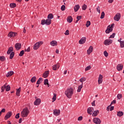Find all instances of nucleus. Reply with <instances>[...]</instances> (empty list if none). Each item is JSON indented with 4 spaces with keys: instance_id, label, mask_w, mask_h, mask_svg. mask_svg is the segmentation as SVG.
Returning <instances> with one entry per match:
<instances>
[{
    "instance_id": "nucleus-1",
    "label": "nucleus",
    "mask_w": 124,
    "mask_h": 124,
    "mask_svg": "<svg viewBox=\"0 0 124 124\" xmlns=\"http://www.w3.org/2000/svg\"><path fill=\"white\" fill-rule=\"evenodd\" d=\"M74 92V90L73 88H69L67 89L64 93L68 98H71V96L73 95Z\"/></svg>"
},
{
    "instance_id": "nucleus-2",
    "label": "nucleus",
    "mask_w": 124,
    "mask_h": 124,
    "mask_svg": "<svg viewBox=\"0 0 124 124\" xmlns=\"http://www.w3.org/2000/svg\"><path fill=\"white\" fill-rule=\"evenodd\" d=\"M29 114H30V110H29L28 108H26L21 111V117H22V118H27L29 115Z\"/></svg>"
},
{
    "instance_id": "nucleus-3",
    "label": "nucleus",
    "mask_w": 124,
    "mask_h": 124,
    "mask_svg": "<svg viewBox=\"0 0 124 124\" xmlns=\"http://www.w3.org/2000/svg\"><path fill=\"white\" fill-rule=\"evenodd\" d=\"M114 26L115 24L113 23L111 25H109L107 27V28L105 31L106 33H110L113 31V29L114 28Z\"/></svg>"
},
{
    "instance_id": "nucleus-4",
    "label": "nucleus",
    "mask_w": 124,
    "mask_h": 124,
    "mask_svg": "<svg viewBox=\"0 0 124 124\" xmlns=\"http://www.w3.org/2000/svg\"><path fill=\"white\" fill-rule=\"evenodd\" d=\"M43 45V41H41L36 43L33 46V49L37 50L40 46Z\"/></svg>"
},
{
    "instance_id": "nucleus-5",
    "label": "nucleus",
    "mask_w": 124,
    "mask_h": 124,
    "mask_svg": "<svg viewBox=\"0 0 124 124\" xmlns=\"http://www.w3.org/2000/svg\"><path fill=\"white\" fill-rule=\"evenodd\" d=\"M112 43H113V40L110 39H106L104 41V44L106 46H109V45H111Z\"/></svg>"
},
{
    "instance_id": "nucleus-6",
    "label": "nucleus",
    "mask_w": 124,
    "mask_h": 124,
    "mask_svg": "<svg viewBox=\"0 0 124 124\" xmlns=\"http://www.w3.org/2000/svg\"><path fill=\"white\" fill-rule=\"evenodd\" d=\"M121 14H120V13H117L114 16L113 19H114V21L119 22V21H120V19H121Z\"/></svg>"
},
{
    "instance_id": "nucleus-7",
    "label": "nucleus",
    "mask_w": 124,
    "mask_h": 124,
    "mask_svg": "<svg viewBox=\"0 0 124 124\" xmlns=\"http://www.w3.org/2000/svg\"><path fill=\"white\" fill-rule=\"evenodd\" d=\"M93 123L95 124H101V120L97 117H95L93 119Z\"/></svg>"
},
{
    "instance_id": "nucleus-8",
    "label": "nucleus",
    "mask_w": 124,
    "mask_h": 124,
    "mask_svg": "<svg viewBox=\"0 0 124 124\" xmlns=\"http://www.w3.org/2000/svg\"><path fill=\"white\" fill-rule=\"evenodd\" d=\"M17 35V32H12L11 31L8 34V37H10V38H11V37H15V36H16Z\"/></svg>"
},
{
    "instance_id": "nucleus-9",
    "label": "nucleus",
    "mask_w": 124,
    "mask_h": 124,
    "mask_svg": "<svg viewBox=\"0 0 124 124\" xmlns=\"http://www.w3.org/2000/svg\"><path fill=\"white\" fill-rule=\"evenodd\" d=\"M40 103H41V99L40 98H37L34 102V105L38 106V105H40Z\"/></svg>"
},
{
    "instance_id": "nucleus-10",
    "label": "nucleus",
    "mask_w": 124,
    "mask_h": 124,
    "mask_svg": "<svg viewBox=\"0 0 124 124\" xmlns=\"http://www.w3.org/2000/svg\"><path fill=\"white\" fill-rule=\"evenodd\" d=\"M61 114V110L60 109H54L53 115L54 116H60Z\"/></svg>"
},
{
    "instance_id": "nucleus-11",
    "label": "nucleus",
    "mask_w": 124,
    "mask_h": 124,
    "mask_svg": "<svg viewBox=\"0 0 124 124\" xmlns=\"http://www.w3.org/2000/svg\"><path fill=\"white\" fill-rule=\"evenodd\" d=\"M11 116H12V111L8 112L6 115L5 116V120H8V119H9Z\"/></svg>"
},
{
    "instance_id": "nucleus-12",
    "label": "nucleus",
    "mask_w": 124,
    "mask_h": 124,
    "mask_svg": "<svg viewBox=\"0 0 124 124\" xmlns=\"http://www.w3.org/2000/svg\"><path fill=\"white\" fill-rule=\"evenodd\" d=\"M102 82H103V76L102 75H99L98 79L99 85H100V84H102Z\"/></svg>"
},
{
    "instance_id": "nucleus-13",
    "label": "nucleus",
    "mask_w": 124,
    "mask_h": 124,
    "mask_svg": "<svg viewBox=\"0 0 124 124\" xmlns=\"http://www.w3.org/2000/svg\"><path fill=\"white\" fill-rule=\"evenodd\" d=\"M15 48L16 51H19V50L22 48V45L21 44L17 43L15 45Z\"/></svg>"
},
{
    "instance_id": "nucleus-14",
    "label": "nucleus",
    "mask_w": 124,
    "mask_h": 124,
    "mask_svg": "<svg viewBox=\"0 0 124 124\" xmlns=\"http://www.w3.org/2000/svg\"><path fill=\"white\" fill-rule=\"evenodd\" d=\"M93 111H94V109H93V107L89 108L87 109V113L89 114V115H92Z\"/></svg>"
},
{
    "instance_id": "nucleus-15",
    "label": "nucleus",
    "mask_w": 124,
    "mask_h": 124,
    "mask_svg": "<svg viewBox=\"0 0 124 124\" xmlns=\"http://www.w3.org/2000/svg\"><path fill=\"white\" fill-rule=\"evenodd\" d=\"M124 67V65L123 64H119L117 65L116 68L118 71H121L123 70Z\"/></svg>"
},
{
    "instance_id": "nucleus-16",
    "label": "nucleus",
    "mask_w": 124,
    "mask_h": 124,
    "mask_svg": "<svg viewBox=\"0 0 124 124\" xmlns=\"http://www.w3.org/2000/svg\"><path fill=\"white\" fill-rule=\"evenodd\" d=\"M60 68V63H57L56 64L53 65L52 66L53 70H57Z\"/></svg>"
},
{
    "instance_id": "nucleus-17",
    "label": "nucleus",
    "mask_w": 124,
    "mask_h": 124,
    "mask_svg": "<svg viewBox=\"0 0 124 124\" xmlns=\"http://www.w3.org/2000/svg\"><path fill=\"white\" fill-rule=\"evenodd\" d=\"M50 44L51 46L55 47V46H57L58 45V42H57V41L53 40L50 42Z\"/></svg>"
},
{
    "instance_id": "nucleus-18",
    "label": "nucleus",
    "mask_w": 124,
    "mask_h": 124,
    "mask_svg": "<svg viewBox=\"0 0 124 124\" xmlns=\"http://www.w3.org/2000/svg\"><path fill=\"white\" fill-rule=\"evenodd\" d=\"M93 46H90L89 48V49L87 50V54L88 55H91V53L93 52Z\"/></svg>"
},
{
    "instance_id": "nucleus-19",
    "label": "nucleus",
    "mask_w": 124,
    "mask_h": 124,
    "mask_svg": "<svg viewBox=\"0 0 124 124\" xmlns=\"http://www.w3.org/2000/svg\"><path fill=\"white\" fill-rule=\"evenodd\" d=\"M86 37H82L81 39L79 41V43L80 44H84L85 42H86Z\"/></svg>"
},
{
    "instance_id": "nucleus-20",
    "label": "nucleus",
    "mask_w": 124,
    "mask_h": 124,
    "mask_svg": "<svg viewBox=\"0 0 124 124\" xmlns=\"http://www.w3.org/2000/svg\"><path fill=\"white\" fill-rule=\"evenodd\" d=\"M75 12H77L80 9V5L79 4L76 5L74 7Z\"/></svg>"
},
{
    "instance_id": "nucleus-21",
    "label": "nucleus",
    "mask_w": 124,
    "mask_h": 124,
    "mask_svg": "<svg viewBox=\"0 0 124 124\" xmlns=\"http://www.w3.org/2000/svg\"><path fill=\"white\" fill-rule=\"evenodd\" d=\"M98 114H99V111L98 110H96L93 111L92 116L93 117H96Z\"/></svg>"
},
{
    "instance_id": "nucleus-22",
    "label": "nucleus",
    "mask_w": 124,
    "mask_h": 124,
    "mask_svg": "<svg viewBox=\"0 0 124 124\" xmlns=\"http://www.w3.org/2000/svg\"><path fill=\"white\" fill-rule=\"evenodd\" d=\"M49 71H46V72H45V73L43 74V77L44 78H47V77H48V76H49Z\"/></svg>"
},
{
    "instance_id": "nucleus-23",
    "label": "nucleus",
    "mask_w": 124,
    "mask_h": 124,
    "mask_svg": "<svg viewBox=\"0 0 124 124\" xmlns=\"http://www.w3.org/2000/svg\"><path fill=\"white\" fill-rule=\"evenodd\" d=\"M12 52H13V47L11 46L8 48V50L7 52V54L8 55L10 54L11 53H12Z\"/></svg>"
},
{
    "instance_id": "nucleus-24",
    "label": "nucleus",
    "mask_w": 124,
    "mask_h": 124,
    "mask_svg": "<svg viewBox=\"0 0 124 124\" xmlns=\"http://www.w3.org/2000/svg\"><path fill=\"white\" fill-rule=\"evenodd\" d=\"M14 74V72L12 71H10V72H8L7 74H6V77H10V76H12Z\"/></svg>"
},
{
    "instance_id": "nucleus-25",
    "label": "nucleus",
    "mask_w": 124,
    "mask_h": 124,
    "mask_svg": "<svg viewBox=\"0 0 124 124\" xmlns=\"http://www.w3.org/2000/svg\"><path fill=\"white\" fill-rule=\"evenodd\" d=\"M51 23L52 20L49 19H47L46 20V26H49V25H51Z\"/></svg>"
},
{
    "instance_id": "nucleus-26",
    "label": "nucleus",
    "mask_w": 124,
    "mask_h": 124,
    "mask_svg": "<svg viewBox=\"0 0 124 124\" xmlns=\"http://www.w3.org/2000/svg\"><path fill=\"white\" fill-rule=\"evenodd\" d=\"M67 21L68 23H71L72 21H73V18H72V16H69L67 17Z\"/></svg>"
},
{
    "instance_id": "nucleus-27",
    "label": "nucleus",
    "mask_w": 124,
    "mask_h": 124,
    "mask_svg": "<svg viewBox=\"0 0 124 124\" xmlns=\"http://www.w3.org/2000/svg\"><path fill=\"white\" fill-rule=\"evenodd\" d=\"M20 92H21V87H19L18 89H16V94L17 96H20Z\"/></svg>"
},
{
    "instance_id": "nucleus-28",
    "label": "nucleus",
    "mask_w": 124,
    "mask_h": 124,
    "mask_svg": "<svg viewBox=\"0 0 124 124\" xmlns=\"http://www.w3.org/2000/svg\"><path fill=\"white\" fill-rule=\"evenodd\" d=\"M118 42L120 43L121 48H124V41L118 40Z\"/></svg>"
},
{
    "instance_id": "nucleus-29",
    "label": "nucleus",
    "mask_w": 124,
    "mask_h": 124,
    "mask_svg": "<svg viewBox=\"0 0 124 124\" xmlns=\"http://www.w3.org/2000/svg\"><path fill=\"white\" fill-rule=\"evenodd\" d=\"M16 6V3H11L10 4V7L11 8H15Z\"/></svg>"
},
{
    "instance_id": "nucleus-30",
    "label": "nucleus",
    "mask_w": 124,
    "mask_h": 124,
    "mask_svg": "<svg viewBox=\"0 0 124 124\" xmlns=\"http://www.w3.org/2000/svg\"><path fill=\"white\" fill-rule=\"evenodd\" d=\"M82 88H83V83L81 84V85L78 86V89L77 90L78 93H80V92H81V90H82Z\"/></svg>"
},
{
    "instance_id": "nucleus-31",
    "label": "nucleus",
    "mask_w": 124,
    "mask_h": 124,
    "mask_svg": "<svg viewBox=\"0 0 124 124\" xmlns=\"http://www.w3.org/2000/svg\"><path fill=\"white\" fill-rule=\"evenodd\" d=\"M31 83H35V82H36V77H33L32 78H31Z\"/></svg>"
},
{
    "instance_id": "nucleus-32",
    "label": "nucleus",
    "mask_w": 124,
    "mask_h": 124,
    "mask_svg": "<svg viewBox=\"0 0 124 124\" xmlns=\"http://www.w3.org/2000/svg\"><path fill=\"white\" fill-rule=\"evenodd\" d=\"M54 18V15L53 14H49L47 16V19L51 20V19H53Z\"/></svg>"
},
{
    "instance_id": "nucleus-33",
    "label": "nucleus",
    "mask_w": 124,
    "mask_h": 124,
    "mask_svg": "<svg viewBox=\"0 0 124 124\" xmlns=\"http://www.w3.org/2000/svg\"><path fill=\"white\" fill-rule=\"evenodd\" d=\"M81 18H82V16H77V20H76L75 22L76 24H77V23H78V22H79V21H80V20H81Z\"/></svg>"
},
{
    "instance_id": "nucleus-34",
    "label": "nucleus",
    "mask_w": 124,
    "mask_h": 124,
    "mask_svg": "<svg viewBox=\"0 0 124 124\" xmlns=\"http://www.w3.org/2000/svg\"><path fill=\"white\" fill-rule=\"evenodd\" d=\"M117 116L118 117H122V116H124V112L123 111H118Z\"/></svg>"
},
{
    "instance_id": "nucleus-35",
    "label": "nucleus",
    "mask_w": 124,
    "mask_h": 124,
    "mask_svg": "<svg viewBox=\"0 0 124 124\" xmlns=\"http://www.w3.org/2000/svg\"><path fill=\"white\" fill-rule=\"evenodd\" d=\"M6 88V84H4L2 87H1V90L2 93H3V92H4V90H5Z\"/></svg>"
},
{
    "instance_id": "nucleus-36",
    "label": "nucleus",
    "mask_w": 124,
    "mask_h": 124,
    "mask_svg": "<svg viewBox=\"0 0 124 124\" xmlns=\"http://www.w3.org/2000/svg\"><path fill=\"white\" fill-rule=\"evenodd\" d=\"M15 55V53L14 52H12L10 55V60H12L13 58H14V55Z\"/></svg>"
},
{
    "instance_id": "nucleus-37",
    "label": "nucleus",
    "mask_w": 124,
    "mask_h": 124,
    "mask_svg": "<svg viewBox=\"0 0 124 124\" xmlns=\"http://www.w3.org/2000/svg\"><path fill=\"white\" fill-rule=\"evenodd\" d=\"M42 81H43L42 78H39L36 82L37 85H39V84H40V83L42 82Z\"/></svg>"
},
{
    "instance_id": "nucleus-38",
    "label": "nucleus",
    "mask_w": 124,
    "mask_h": 124,
    "mask_svg": "<svg viewBox=\"0 0 124 124\" xmlns=\"http://www.w3.org/2000/svg\"><path fill=\"white\" fill-rule=\"evenodd\" d=\"M86 78H82L79 79V82H81V83H82V84L83 85V82H85V81H86Z\"/></svg>"
},
{
    "instance_id": "nucleus-39",
    "label": "nucleus",
    "mask_w": 124,
    "mask_h": 124,
    "mask_svg": "<svg viewBox=\"0 0 124 124\" xmlns=\"http://www.w3.org/2000/svg\"><path fill=\"white\" fill-rule=\"evenodd\" d=\"M53 97L52 98V102H54V101H56V99H57V94H56V93H54L53 94Z\"/></svg>"
},
{
    "instance_id": "nucleus-40",
    "label": "nucleus",
    "mask_w": 124,
    "mask_h": 124,
    "mask_svg": "<svg viewBox=\"0 0 124 124\" xmlns=\"http://www.w3.org/2000/svg\"><path fill=\"white\" fill-rule=\"evenodd\" d=\"M0 61L1 62H4L5 61V57L4 56H0Z\"/></svg>"
},
{
    "instance_id": "nucleus-41",
    "label": "nucleus",
    "mask_w": 124,
    "mask_h": 124,
    "mask_svg": "<svg viewBox=\"0 0 124 124\" xmlns=\"http://www.w3.org/2000/svg\"><path fill=\"white\" fill-rule=\"evenodd\" d=\"M117 97L118 99H121V98L123 97V95L122 94V93H119L117 94Z\"/></svg>"
},
{
    "instance_id": "nucleus-42",
    "label": "nucleus",
    "mask_w": 124,
    "mask_h": 124,
    "mask_svg": "<svg viewBox=\"0 0 124 124\" xmlns=\"http://www.w3.org/2000/svg\"><path fill=\"white\" fill-rule=\"evenodd\" d=\"M6 92H9L10 91V85H8L6 86Z\"/></svg>"
},
{
    "instance_id": "nucleus-43",
    "label": "nucleus",
    "mask_w": 124,
    "mask_h": 124,
    "mask_svg": "<svg viewBox=\"0 0 124 124\" xmlns=\"http://www.w3.org/2000/svg\"><path fill=\"white\" fill-rule=\"evenodd\" d=\"M90 26H91V21H87L86 24V27L89 28V27H90Z\"/></svg>"
},
{
    "instance_id": "nucleus-44",
    "label": "nucleus",
    "mask_w": 124,
    "mask_h": 124,
    "mask_svg": "<svg viewBox=\"0 0 124 124\" xmlns=\"http://www.w3.org/2000/svg\"><path fill=\"white\" fill-rule=\"evenodd\" d=\"M92 68V66L91 65L88 66L85 69V71H88V70H90Z\"/></svg>"
},
{
    "instance_id": "nucleus-45",
    "label": "nucleus",
    "mask_w": 124,
    "mask_h": 124,
    "mask_svg": "<svg viewBox=\"0 0 124 124\" xmlns=\"http://www.w3.org/2000/svg\"><path fill=\"white\" fill-rule=\"evenodd\" d=\"M116 36V33H113L112 35H110L109 38H114Z\"/></svg>"
},
{
    "instance_id": "nucleus-46",
    "label": "nucleus",
    "mask_w": 124,
    "mask_h": 124,
    "mask_svg": "<svg viewBox=\"0 0 124 124\" xmlns=\"http://www.w3.org/2000/svg\"><path fill=\"white\" fill-rule=\"evenodd\" d=\"M24 54H25V51L24 50H22L21 51H20L19 56V57H22L23 56V55H24Z\"/></svg>"
},
{
    "instance_id": "nucleus-47",
    "label": "nucleus",
    "mask_w": 124,
    "mask_h": 124,
    "mask_svg": "<svg viewBox=\"0 0 124 124\" xmlns=\"http://www.w3.org/2000/svg\"><path fill=\"white\" fill-rule=\"evenodd\" d=\"M104 16H105V13H104V12H102L100 16V18L103 19V18H104Z\"/></svg>"
},
{
    "instance_id": "nucleus-48",
    "label": "nucleus",
    "mask_w": 124,
    "mask_h": 124,
    "mask_svg": "<svg viewBox=\"0 0 124 124\" xmlns=\"http://www.w3.org/2000/svg\"><path fill=\"white\" fill-rule=\"evenodd\" d=\"M61 9L62 11H64V10H65V6L64 5H62L61 6Z\"/></svg>"
},
{
    "instance_id": "nucleus-49",
    "label": "nucleus",
    "mask_w": 124,
    "mask_h": 124,
    "mask_svg": "<svg viewBox=\"0 0 124 124\" xmlns=\"http://www.w3.org/2000/svg\"><path fill=\"white\" fill-rule=\"evenodd\" d=\"M87 5L86 4H84L83 5H82V10H86V9H87Z\"/></svg>"
},
{
    "instance_id": "nucleus-50",
    "label": "nucleus",
    "mask_w": 124,
    "mask_h": 124,
    "mask_svg": "<svg viewBox=\"0 0 124 124\" xmlns=\"http://www.w3.org/2000/svg\"><path fill=\"white\" fill-rule=\"evenodd\" d=\"M41 24L43 25H46V20L45 19L42 20Z\"/></svg>"
},
{
    "instance_id": "nucleus-51",
    "label": "nucleus",
    "mask_w": 124,
    "mask_h": 124,
    "mask_svg": "<svg viewBox=\"0 0 124 124\" xmlns=\"http://www.w3.org/2000/svg\"><path fill=\"white\" fill-rule=\"evenodd\" d=\"M108 52H107V51L106 50H105L104 52V55L105 56V57H108Z\"/></svg>"
},
{
    "instance_id": "nucleus-52",
    "label": "nucleus",
    "mask_w": 124,
    "mask_h": 124,
    "mask_svg": "<svg viewBox=\"0 0 124 124\" xmlns=\"http://www.w3.org/2000/svg\"><path fill=\"white\" fill-rule=\"evenodd\" d=\"M48 79H46L44 80V85H48Z\"/></svg>"
},
{
    "instance_id": "nucleus-53",
    "label": "nucleus",
    "mask_w": 124,
    "mask_h": 124,
    "mask_svg": "<svg viewBox=\"0 0 124 124\" xmlns=\"http://www.w3.org/2000/svg\"><path fill=\"white\" fill-rule=\"evenodd\" d=\"M116 101L115 100H113V101L111 102L110 105H109V106H112V104H115L116 103Z\"/></svg>"
},
{
    "instance_id": "nucleus-54",
    "label": "nucleus",
    "mask_w": 124,
    "mask_h": 124,
    "mask_svg": "<svg viewBox=\"0 0 124 124\" xmlns=\"http://www.w3.org/2000/svg\"><path fill=\"white\" fill-rule=\"evenodd\" d=\"M64 34L65 35H68L69 34V31L66 30V31L64 33Z\"/></svg>"
},
{
    "instance_id": "nucleus-55",
    "label": "nucleus",
    "mask_w": 124,
    "mask_h": 124,
    "mask_svg": "<svg viewBox=\"0 0 124 124\" xmlns=\"http://www.w3.org/2000/svg\"><path fill=\"white\" fill-rule=\"evenodd\" d=\"M19 118H20V113H17L16 115V119H19Z\"/></svg>"
},
{
    "instance_id": "nucleus-56",
    "label": "nucleus",
    "mask_w": 124,
    "mask_h": 124,
    "mask_svg": "<svg viewBox=\"0 0 124 124\" xmlns=\"http://www.w3.org/2000/svg\"><path fill=\"white\" fill-rule=\"evenodd\" d=\"M97 12H98V13H100V9L99 8V6H98L96 8Z\"/></svg>"
},
{
    "instance_id": "nucleus-57",
    "label": "nucleus",
    "mask_w": 124,
    "mask_h": 124,
    "mask_svg": "<svg viewBox=\"0 0 124 124\" xmlns=\"http://www.w3.org/2000/svg\"><path fill=\"white\" fill-rule=\"evenodd\" d=\"M82 120H83V116H80L78 119V121H82Z\"/></svg>"
},
{
    "instance_id": "nucleus-58",
    "label": "nucleus",
    "mask_w": 124,
    "mask_h": 124,
    "mask_svg": "<svg viewBox=\"0 0 124 124\" xmlns=\"http://www.w3.org/2000/svg\"><path fill=\"white\" fill-rule=\"evenodd\" d=\"M31 51V47H29L27 49H25V51L30 52Z\"/></svg>"
},
{
    "instance_id": "nucleus-59",
    "label": "nucleus",
    "mask_w": 124,
    "mask_h": 124,
    "mask_svg": "<svg viewBox=\"0 0 124 124\" xmlns=\"http://www.w3.org/2000/svg\"><path fill=\"white\" fill-rule=\"evenodd\" d=\"M92 106H95V101H93L92 103Z\"/></svg>"
},
{
    "instance_id": "nucleus-60",
    "label": "nucleus",
    "mask_w": 124,
    "mask_h": 124,
    "mask_svg": "<svg viewBox=\"0 0 124 124\" xmlns=\"http://www.w3.org/2000/svg\"><path fill=\"white\" fill-rule=\"evenodd\" d=\"M0 112L2 113H5V108H2Z\"/></svg>"
},
{
    "instance_id": "nucleus-61",
    "label": "nucleus",
    "mask_w": 124,
    "mask_h": 124,
    "mask_svg": "<svg viewBox=\"0 0 124 124\" xmlns=\"http://www.w3.org/2000/svg\"><path fill=\"white\" fill-rule=\"evenodd\" d=\"M113 1H114V0H108V3H112V2H113Z\"/></svg>"
},
{
    "instance_id": "nucleus-62",
    "label": "nucleus",
    "mask_w": 124,
    "mask_h": 124,
    "mask_svg": "<svg viewBox=\"0 0 124 124\" xmlns=\"http://www.w3.org/2000/svg\"><path fill=\"white\" fill-rule=\"evenodd\" d=\"M112 110H114V106H112L110 108V111H112Z\"/></svg>"
},
{
    "instance_id": "nucleus-63",
    "label": "nucleus",
    "mask_w": 124,
    "mask_h": 124,
    "mask_svg": "<svg viewBox=\"0 0 124 124\" xmlns=\"http://www.w3.org/2000/svg\"><path fill=\"white\" fill-rule=\"evenodd\" d=\"M22 118H20L18 122L19 124H22Z\"/></svg>"
},
{
    "instance_id": "nucleus-64",
    "label": "nucleus",
    "mask_w": 124,
    "mask_h": 124,
    "mask_svg": "<svg viewBox=\"0 0 124 124\" xmlns=\"http://www.w3.org/2000/svg\"><path fill=\"white\" fill-rule=\"evenodd\" d=\"M111 106H108L107 108V111H109V110H110V107Z\"/></svg>"
}]
</instances>
